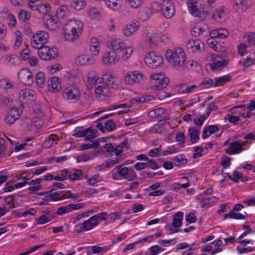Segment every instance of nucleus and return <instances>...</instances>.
<instances>
[{
  "label": "nucleus",
  "mask_w": 255,
  "mask_h": 255,
  "mask_svg": "<svg viewBox=\"0 0 255 255\" xmlns=\"http://www.w3.org/2000/svg\"><path fill=\"white\" fill-rule=\"evenodd\" d=\"M5 140L0 137V156H4L5 150V146L4 145Z\"/></svg>",
  "instance_id": "obj_62"
},
{
  "label": "nucleus",
  "mask_w": 255,
  "mask_h": 255,
  "mask_svg": "<svg viewBox=\"0 0 255 255\" xmlns=\"http://www.w3.org/2000/svg\"><path fill=\"white\" fill-rule=\"evenodd\" d=\"M244 38L246 39V42L250 46L255 45V33H252V35H247Z\"/></svg>",
  "instance_id": "obj_47"
},
{
  "label": "nucleus",
  "mask_w": 255,
  "mask_h": 255,
  "mask_svg": "<svg viewBox=\"0 0 255 255\" xmlns=\"http://www.w3.org/2000/svg\"><path fill=\"white\" fill-rule=\"evenodd\" d=\"M83 24L79 20L76 19H72L68 21L63 26V31L66 30H79V31H82Z\"/></svg>",
  "instance_id": "obj_13"
},
{
  "label": "nucleus",
  "mask_w": 255,
  "mask_h": 255,
  "mask_svg": "<svg viewBox=\"0 0 255 255\" xmlns=\"http://www.w3.org/2000/svg\"><path fill=\"white\" fill-rule=\"evenodd\" d=\"M49 36L48 33L44 31H38L31 38V45L34 48H39L45 44Z\"/></svg>",
  "instance_id": "obj_2"
},
{
  "label": "nucleus",
  "mask_w": 255,
  "mask_h": 255,
  "mask_svg": "<svg viewBox=\"0 0 255 255\" xmlns=\"http://www.w3.org/2000/svg\"><path fill=\"white\" fill-rule=\"evenodd\" d=\"M35 81L37 85L40 87L42 88L45 84V76L43 72H38L35 76Z\"/></svg>",
  "instance_id": "obj_30"
},
{
  "label": "nucleus",
  "mask_w": 255,
  "mask_h": 255,
  "mask_svg": "<svg viewBox=\"0 0 255 255\" xmlns=\"http://www.w3.org/2000/svg\"><path fill=\"white\" fill-rule=\"evenodd\" d=\"M217 198L214 196L204 198L201 201V202L203 203L202 206L205 205L211 204L213 203H215L217 202Z\"/></svg>",
  "instance_id": "obj_49"
},
{
  "label": "nucleus",
  "mask_w": 255,
  "mask_h": 255,
  "mask_svg": "<svg viewBox=\"0 0 255 255\" xmlns=\"http://www.w3.org/2000/svg\"><path fill=\"white\" fill-rule=\"evenodd\" d=\"M37 9V11H39V13L46 15V13H48L50 9V6L48 3L44 4H39Z\"/></svg>",
  "instance_id": "obj_38"
},
{
  "label": "nucleus",
  "mask_w": 255,
  "mask_h": 255,
  "mask_svg": "<svg viewBox=\"0 0 255 255\" xmlns=\"http://www.w3.org/2000/svg\"><path fill=\"white\" fill-rule=\"evenodd\" d=\"M80 95L79 89L74 87L66 88L63 93V98L70 102L76 103Z\"/></svg>",
  "instance_id": "obj_7"
},
{
  "label": "nucleus",
  "mask_w": 255,
  "mask_h": 255,
  "mask_svg": "<svg viewBox=\"0 0 255 255\" xmlns=\"http://www.w3.org/2000/svg\"><path fill=\"white\" fill-rule=\"evenodd\" d=\"M82 208V205L80 204H69L66 206H62L58 208L57 214L59 215H62L64 214L67 213L72 211L73 210H77Z\"/></svg>",
  "instance_id": "obj_20"
},
{
  "label": "nucleus",
  "mask_w": 255,
  "mask_h": 255,
  "mask_svg": "<svg viewBox=\"0 0 255 255\" xmlns=\"http://www.w3.org/2000/svg\"><path fill=\"white\" fill-rule=\"evenodd\" d=\"M107 218L108 214L103 212L94 215L89 219L83 221L82 223H98V222L106 221Z\"/></svg>",
  "instance_id": "obj_21"
},
{
  "label": "nucleus",
  "mask_w": 255,
  "mask_h": 255,
  "mask_svg": "<svg viewBox=\"0 0 255 255\" xmlns=\"http://www.w3.org/2000/svg\"><path fill=\"white\" fill-rule=\"evenodd\" d=\"M229 35V31L225 28L216 29L210 33V36L215 38H225Z\"/></svg>",
  "instance_id": "obj_22"
},
{
  "label": "nucleus",
  "mask_w": 255,
  "mask_h": 255,
  "mask_svg": "<svg viewBox=\"0 0 255 255\" xmlns=\"http://www.w3.org/2000/svg\"><path fill=\"white\" fill-rule=\"evenodd\" d=\"M173 221L171 223H182L183 219V213L178 212L173 216Z\"/></svg>",
  "instance_id": "obj_39"
},
{
  "label": "nucleus",
  "mask_w": 255,
  "mask_h": 255,
  "mask_svg": "<svg viewBox=\"0 0 255 255\" xmlns=\"http://www.w3.org/2000/svg\"><path fill=\"white\" fill-rule=\"evenodd\" d=\"M151 15V10L147 8H144L139 11L138 17L141 20L145 21L150 17Z\"/></svg>",
  "instance_id": "obj_27"
},
{
  "label": "nucleus",
  "mask_w": 255,
  "mask_h": 255,
  "mask_svg": "<svg viewBox=\"0 0 255 255\" xmlns=\"http://www.w3.org/2000/svg\"><path fill=\"white\" fill-rule=\"evenodd\" d=\"M225 16V11L223 8H220L216 10L215 12L213 14L212 17L214 19H222Z\"/></svg>",
  "instance_id": "obj_43"
},
{
  "label": "nucleus",
  "mask_w": 255,
  "mask_h": 255,
  "mask_svg": "<svg viewBox=\"0 0 255 255\" xmlns=\"http://www.w3.org/2000/svg\"><path fill=\"white\" fill-rule=\"evenodd\" d=\"M165 58L174 69H179L186 66V57L181 48H177L174 51L167 50Z\"/></svg>",
  "instance_id": "obj_1"
},
{
  "label": "nucleus",
  "mask_w": 255,
  "mask_h": 255,
  "mask_svg": "<svg viewBox=\"0 0 255 255\" xmlns=\"http://www.w3.org/2000/svg\"><path fill=\"white\" fill-rule=\"evenodd\" d=\"M119 61V56L115 51L106 52L103 56V61L105 64L112 62L116 63Z\"/></svg>",
  "instance_id": "obj_16"
},
{
  "label": "nucleus",
  "mask_w": 255,
  "mask_h": 255,
  "mask_svg": "<svg viewBox=\"0 0 255 255\" xmlns=\"http://www.w3.org/2000/svg\"><path fill=\"white\" fill-rule=\"evenodd\" d=\"M225 120L228 121L229 122L234 124V125H237L239 121H240V118L237 116H234L229 114L225 116Z\"/></svg>",
  "instance_id": "obj_42"
},
{
  "label": "nucleus",
  "mask_w": 255,
  "mask_h": 255,
  "mask_svg": "<svg viewBox=\"0 0 255 255\" xmlns=\"http://www.w3.org/2000/svg\"><path fill=\"white\" fill-rule=\"evenodd\" d=\"M159 9L162 11L163 15L166 18H171L175 13L173 3L169 0H164L161 4H157Z\"/></svg>",
  "instance_id": "obj_5"
},
{
  "label": "nucleus",
  "mask_w": 255,
  "mask_h": 255,
  "mask_svg": "<svg viewBox=\"0 0 255 255\" xmlns=\"http://www.w3.org/2000/svg\"><path fill=\"white\" fill-rule=\"evenodd\" d=\"M19 99L20 101L30 103L35 100L36 93L33 90L25 89L20 91Z\"/></svg>",
  "instance_id": "obj_9"
},
{
  "label": "nucleus",
  "mask_w": 255,
  "mask_h": 255,
  "mask_svg": "<svg viewBox=\"0 0 255 255\" xmlns=\"http://www.w3.org/2000/svg\"><path fill=\"white\" fill-rule=\"evenodd\" d=\"M82 174V172L79 169H75L73 173H70L69 178L71 181H75L79 179Z\"/></svg>",
  "instance_id": "obj_37"
},
{
  "label": "nucleus",
  "mask_w": 255,
  "mask_h": 255,
  "mask_svg": "<svg viewBox=\"0 0 255 255\" xmlns=\"http://www.w3.org/2000/svg\"><path fill=\"white\" fill-rule=\"evenodd\" d=\"M93 158V157L87 154H82L80 155L77 159L79 160V162H86Z\"/></svg>",
  "instance_id": "obj_53"
},
{
  "label": "nucleus",
  "mask_w": 255,
  "mask_h": 255,
  "mask_svg": "<svg viewBox=\"0 0 255 255\" xmlns=\"http://www.w3.org/2000/svg\"><path fill=\"white\" fill-rule=\"evenodd\" d=\"M123 51V58L124 60H126L129 58L132 53V48L129 46L126 47L125 46Z\"/></svg>",
  "instance_id": "obj_45"
},
{
  "label": "nucleus",
  "mask_w": 255,
  "mask_h": 255,
  "mask_svg": "<svg viewBox=\"0 0 255 255\" xmlns=\"http://www.w3.org/2000/svg\"><path fill=\"white\" fill-rule=\"evenodd\" d=\"M99 10L95 7H93L89 11V15L92 18H96L99 15Z\"/></svg>",
  "instance_id": "obj_63"
},
{
  "label": "nucleus",
  "mask_w": 255,
  "mask_h": 255,
  "mask_svg": "<svg viewBox=\"0 0 255 255\" xmlns=\"http://www.w3.org/2000/svg\"><path fill=\"white\" fill-rule=\"evenodd\" d=\"M187 5L190 13L192 15L195 16L199 15L200 10L198 8L196 3H194L192 0H188Z\"/></svg>",
  "instance_id": "obj_28"
},
{
  "label": "nucleus",
  "mask_w": 255,
  "mask_h": 255,
  "mask_svg": "<svg viewBox=\"0 0 255 255\" xmlns=\"http://www.w3.org/2000/svg\"><path fill=\"white\" fill-rule=\"evenodd\" d=\"M64 191H61L51 194L52 200L53 201H57L64 199Z\"/></svg>",
  "instance_id": "obj_40"
},
{
  "label": "nucleus",
  "mask_w": 255,
  "mask_h": 255,
  "mask_svg": "<svg viewBox=\"0 0 255 255\" xmlns=\"http://www.w3.org/2000/svg\"><path fill=\"white\" fill-rule=\"evenodd\" d=\"M231 78V77L229 75H225L222 77H217L215 79V83L214 84V86L215 87H218L223 83H225L228 81H229Z\"/></svg>",
  "instance_id": "obj_36"
},
{
  "label": "nucleus",
  "mask_w": 255,
  "mask_h": 255,
  "mask_svg": "<svg viewBox=\"0 0 255 255\" xmlns=\"http://www.w3.org/2000/svg\"><path fill=\"white\" fill-rule=\"evenodd\" d=\"M213 81L210 78L207 77L204 79L202 81L201 85L205 87V88H210L214 85Z\"/></svg>",
  "instance_id": "obj_58"
},
{
  "label": "nucleus",
  "mask_w": 255,
  "mask_h": 255,
  "mask_svg": "<svg viewBox=\"0 0 255 255\" xmlns=\"http://www.w3.org/2000/svg\"><path fill=\"white\" fill-rule=\"evenodd\" d=\"M140 25L139 22L136 20H133L127 24L123 29V34L126 36H130L134 31L137 30Z\"/></svg>",
  "instance_id": "obj_12"
},
{
  "label": "nucleus",
  "mask_w": 255,
  "mask_h": 255,
  "mask_svg": "<svg viewBox=\"0 0 255 255\" xmlns=\"http://www.w3.org/2000/svg\"><path fill=\"white\" fill-rule=\"evenodd\" d=\"M39 57L43 60H49L53 59V55L50 52V48L46 46H42L37 48Z\"/></svg>",
  "instance_id": "obj_15"
},
{
  "label": "nucleus",
  "mask_w": 255,
  "mask_h": 255,
  "mask_svg": "<svg viewBox=\"0 0 255 255\" xmlns=\"http://www.w3.org/2000/svg\"><path fill=\"white\" fill-rule=\"evenodd\" d=\"M244 150L242 147V145L241 144L239 141H235L232 142L230 143L229 147L226 151V153L231 154L232 153L233 154H239Z\"/></svg>",
  "instance_id": "obj_18"
},
{
  "label": "nucleus",
  "mask_w": 255,
  "mask_h": 255,
  "mask_svg": "<svg viewBox=\"0 0 255 255\" xmlns=\"http://www.w3.org/2000/svg\"><path fill=\"white\" fill-rule=\"evenodd\" d=\"M228 64L227 60H223L222 61H217L209 64L210 68L212 70H215L226 66Z\"/></svg>",
  "instance_id": "obj_31"
},
{
  "label": "nucleus",
  "mask_w": 255,
  "mask_h": 255,
  "mask_svg": "<svg viewBox=\"0 0 255 255\" xmlns=\"http://www.w3.org/2000/svg\"><path fill=\"white\" fill-rule=\"evenodd\" d=\"M203 47L204 43L199 40H190L187 44V48L189 49H192L193 52L201 51Z\"/></svg>",
  "instance_id": "obj_23"
},
{
  "label": "nucleus",
  "mask_w": 255,
  "mask_h": 255,
  "mask_svg": "<svg viewBox=\"0 0 255 255\" xmlns=\"http://www.w3.org/2000/svg\"><path fill=\"white\" fill-rule=\"evenodd\" d=\"M95 60L87 55H80L78 56L75 59V63L77 65H87L94 63Z\"/></svg>",
  "instance_id": "obj_17"
},
{
  "label": "nucleus",
  "mask_w": 255,
  "mask_h": 255,
  "mask_svg": "<svg viewBox=\"0 0 255 255\" xmlns=\"http://www.w3.org/2000/svg\"><path fill=\"white\" fill-rule=\"evenodd\" d=\"M20 117L18 111L16 108L11 109L6 114L4 120L5 122L9 125L12 124L16 120Z\"/></svg>",
  "instance_id": "obj_14"
},
{
  "label": "nucleus",
  "mask_w": 255,
  "mask_h": 255,
  "mask_svg": "<svg viewBox=\"0 0 255 255\" xmlns=\"http://www.w3.org/2000/svg\"><path fill=\"white\" fill-rule=\"evenodd\" d=\"M204 148L202 146H195L194 147V153L193 157L194 158H197L202 156V152Z\"/></svg>",
  "instance_id": "obj_44"
},
{
  "label": "nucleus",
  "mask_w": 255,
  "mask_h": 255,
  "mask_svg": "<svg viewBox=\"0 0 255 255\" xmlns=\"http://www.w3.org/2000/svg\"><path fill=\"white\" fill-rule=\"evenodd\" d=\"M65 41L68 42H74L76 38L79 36L81 31L79 30H66L63 31Z\"/></svg>",
  "instance_id": "obj_19"
},
{
  "label": "nucleus",
  "mask_w": 255,
  "mask_h": 255,
  "mask_svg": "<svg viewBox=\"0 0 255 255\" xmlns=\"http://www.w3.org/2000/svg\"><path fill=\"white\" fill-rule=\"evenodd\" d=\"M17 75L19 81L24 85H30L34 81L32 73L27 68H21L18 72Z\"/></svg>",
  "instance_id": "obj_8"
},
{
  "label": "nucleus",
  "mask_w": 255,
  "mask_h": 255,
  "mask_svg": "<svg viewBox=\"0 0 255 255\" xmlns=\"http://www.w3.org/2000/svg\"><path fill=\"white\" fill-rule=\"evenodd\" d=\"M166 113V110L163 108H158L153 110L150 111L148 113V116L151 118H154L158 117L161 114Z\"/></svg>",
  "instance_id": "obj_35"
},
{
  "label": "nucleus",
  "mask_w": 255,
  "mask_h": 255,
  "mask_svg": "<svg viewBox=\"0 0 255 255\" xmlns=\"http://www.w3.org/2000/svg\"><path fill=\"white\" fill-rule=\"evenodd\" d=\"M68 7L66 5H61L57 10L56 15L57 18H63L65 15L68 14Z\"/></svg>",
  "instance_id": "obj_34"
},
{
  "label": "nucleus",
  "mask_w": 255,
  "mask_h": 255,
  "mask_svg": "<svg viewBox=\"0 0 255 255\" xmlns=\"http://www.w3.org/2000/svg\"><path fill=\"white\" fill-rule=\"evenodd\" d=\"M144 79L143 73L138 70L128 72L124 77V81L126 84L133 85Z\"/></svg>",
  "instance_id": "obj_6"
},
{
  "label": "nucleus",
  "mask_w": 255,
  "mask_h": 255,
  "mask_svg": "<svg viewBox=\"0 0 255 255\" xmlns=\"http://www.w3.org/2000/svg\"><path fill=\"white\" fill-rule=\"evenodd\" d=\"M231 158L226 155H224L222 160L221 164L225 168L229 167L231 165Z\"/></svg>",
  "instance_id": "obj_61"
},
{
  "label": "nucleus",
  "mask_w": 255,
  "mask_h": 255,
  "mask_svg": "<svg viewBox=\"0 0 255 255\" xmlns=\"http://www.w3.org/2000/svg\"><path fill=\"white\" fill-rule=\"evenodd\" d=\"M161 147V145H160L159 147L151 149L148 153L149 156L152 157L159 156L160 155H159L158 153L160 150Z\"/></svg>",
  "instance_id": "obj_60"
},
{
  "label": "nucleus",
  "mask_w": 255,
  "mask_h": 255,
  "mask_svg": "<svg viewBox=\"0 0 255 255\" xmlns=\"http://www.w3.org/2000/svg\"><path fill=\"white\" fill-rule=\"evenodd\" d=\"M172 160L174 161L175 165L176 166H180L185 164L188 160L187 158L184 157V155L178 154L172 158Z\"/></svg>",
  "instance_id": "obj_29"
},
{
  "label": "nucleus",
  "mask_w": 255,
  "mask_h": 255,
  "mask_svg": "<svg viewBox=\"0 0 255 255\" xmlns=\"http://www.w3.org/2000/svg\"><path fill=\"white\" fill-rule=\"evenodd\" d=\"M214 38L210 37V38L208 39L207 43L210 47L214 48L217 51H219L217 42L214 39Z\"/></svg>",
  "instance_id": "obj_50"
},
{
  "label": "nucleus",
  "mask_w": 255,
  "mask_h": 255,
  "mask_svg": "<svg viewBox=\"0 0 255 255\" xmlns=\"http://www.w3.org/2000/svg\"><path fill=\"white\" fill-rule=\"evenodd\" d=\"M18 16L19 19L23 21L28 20L30 16L26 11L23 9L18 12Z\"/></svg>",
  "instance_id": "obj_48"
},
{
  "label": "nucleus",
  "mask_w": 255,
  "mask_h": 255,
  "mask_svg": "<svg viewBox=\"0 0 255 255\" xmlns=\"http://www.w3.org/2000/svg\"><path fill=\"white\" fill-rule=\"evenodd\" d=\"M101 178L99 174L94 175L92 177L88 179L87 182L91 185H94L96 183L100 182Z\"/></svg>",
  "instance_id": "obj_55"
},
{
  "label": "nucleus",
  "mask_w": 255,
  "mask_h": 255,
  "mask_svg": "<svg viewBox=\"0 0 255 255\" xmlns=\"http://www.w3.org/2000/svg\"><path fill=\"white\" fill-rule=\"evenodd\" d=\"M125 44L121 42L119 40H112L111 42L110 48L116 53L121 52L124 50Z\"/></svg>",
  "instance_id": "obj_24"
},
{
  "label": "nucleus",
  "mask_w": 255,
  "mask_h": 255,
  "mask_svg": "<svg viewBox=\"0 0 255 255\" xmlns=\"http://www.w3.org/2000/svg\"><path fill=\"white\" fill-rule=\"evenodd\" d=\"M244 208V206L241 204L238 203L235 204L232 210H231L228 214L224 215V219L227 218L233 219L236 220H243L246 219L248 217L246 212L244 214H242L239 212L242 209Z\"/></svg>",
  "instance_id": "obj_3"
},
{
  "label": "nucleus",
  "mask_w": 255,
  "mask_h": 255,
  "mask_svg": "<svg viewBox=\"0 0 255 255\" xmlns=\"http://www.w3.org/2000/svg\"><path fill=\"white\" fill-rule=\"evenodd\" d=\"M197 220L196 216L193 213L186 214L185 220L188 223H193L196 222Z\"/></svg>",
  "instance_id": "obj_59"
},
{
  "label": "nucleus",
  "mask_w": 255,
  "mask_h": 255,
  "mask_svg": "<svg viewBox=\"0 0 255 255\" xmlns=\"http://www.w3.org/2000/svg\"><path fill=\"white\" fill-rule=\"evenodd\" d=\"M146 163V167L155 170L159 168L157 163L153 159H149L148 158V160H147V162Z\"/></svg>",
  "instance_id": "obj_52"
},
{
  "label": "nucleus",
  "mask_w": 255,
  "mask_h": 255,
  "mask_svg": "<svg viewBox=\"0 0 255 255\" xmlns=\"http://www.w3.org/2000/svg\"><path fill=\"white\" fill-rule=\"evenodd\" d=\"M160 79H157V81H152L153 85L151 88L153 90L160 91L165 88L167 86L169 83V79L168 78H165L163 74H160Z\"/></svg>",
  "instance_id": "obj_11"
},
{
  "label": "nucleus",
  "mask_w": 255,
  "mask_h": 255,
  "mask_svg": "<svg viewBox=\"0 0 255 255\" xmlns=\"http://www.w3.org/2000/svg\"><path fill=\"white\" fill-rule=\"evenodd\" d=\"M242 176V173L239 172L238 171H235L233 173V176L231 175H228V177L229 179L232 180L235 183H237L239 180H240Z\"/></svg>",
  "instance_id": "obj_46"
},
{
  "label": "nucleus",
  "mask_w": 255,
  "mask_h": 255,
  "mask_svg": "<svg viewBox=\"0 0 255 255\" xmlns=\"http://www.w3.org/2000/svg\"><path fill=\"white\" fill-rule=\"evenodd\" d=\"M163 58L153 52H149L144 58L145 62L152 68H156L163 63Z\"/></svg>",
  "instance_id": "obj_4"
},
{
  "label": "nucleus",
  "mask_w": 255,
  "mask_h": 255,
  "mask_svg": "<svg viewBox=\"0 0 255 255\" xmlns=\"http://www.w3.org/2000/svg\"><path fill=\"white\" fill-rule=\"evenodd\" d=\"M116 168H117L119 170L118 173L121 176L124 177L126 176V175L128 176L129 172L128 167H125L121 168V166L119 165L117 166Z\"/></svg>",
  "instance_id": "obj_57"
},
{
  "label": "nucleus",
  "mask_w": 255,
  "mask_h": 255,
  "mask_svg": "<svg viewBox=\"0 0 255 255\" xmlns=\"http://www.w3.org/2000/svg\"><path fill=\"white\" fill-rule=\"evenodd\" d=\"M131 7L137 8L141 4L142 0H126Z\"/></svg>",
  "instance_id": "obj_56"
},
{
  "label": "nucleus",
  "mask_w": 255,
  "mask_h": 255,
  "mask_svg": "<svg viewBox=\"0 0 255 255\" xmlns=\"http://www.w3.org/2000/svg\"><path fill=\"white\" fill-rule=\"evenodd\" d=\"M86 5V1L83 0H74L71 3V6L76 10L84 8Z\"/></svg>",
  "instance_id": "obj_33"
},
{
  "label": "nucleus",
  "mask_w": 255,
  "mask_h": 255,
  "mask_svg": "<svg viewBox=\"0 0 255 255\" xmlns=\"http://www.w3.org/2000/svg\"><path fill=\"white\" fill-rule=\"evenodd\" d=\"M243 63L246 67H249L251 65L255 64V57L250 55L249 57L245 59Z\"/></svg>",
  "instance_id": "obj_51"
},
{
  "label": "nucleus",
  "mask_w": 255,
  "mask_h": 255,
  "mask_svg": "<svg viewBox=\"0 0 255 255\" xmlns=\"http://www.w3.org/2000/svg\"><path fill=\"white\" fill-rule=\"evenodd\" d=\"M188 134L193 143L197 142L199 140L200 131L195 128L190 127L188 130Z\"/></svg>",
  "instance_id": "obj_26"
},
{
  "label": "nucleus",
  "mask_w": 255,
  "mask_h": 255,
  "mask_svg": "<svg viewBox=\"0 0 255 255\" xmlns=\"http://www.w3.org/2000/svg\"><path fill=\"white\" fill-rule=\"evenodd\" d=\"M105 127L106 130L109 131H113L116 129V126L115 123L111 120H107L105 123Z\"/></svg>",
  "instance_id": "obj_41"
},
{
  "label": "nucleus",
  "mask_w": 255,
  "mask_h": 255,
  "mask_svg": "<svg viewBox=\"0 0 255 255\" xmlns=\"http://www.w3.org/2000/svg\"><path fill=\"white\" fill-rule=\"evenodd\" d=\"M182 224H172L171 226H166L168 230L170 231V234L178 232L180 230L178 229L180 227Z\"/></svg>",
  "instance_id": "obj_54"
},
{
  "label": "nucleus",
  "mask_w": 255,
  "mask_h": 255,
  "mask_svg": "<svg viewBox=\"0 0 255 255\" xmlns=\"http://www.w3.org/2000/svg\"><path fill=\"white\" fill-rule=\"evenodd\" d=\"M185 138V134L182 131L178 132L176 135V140L179 142H184Z\"/></svg>",
  "instance_id": "obj_64"
},
{
  "label": "nucleus",
  "mask_w": 255,
  "mask_h": 255,
  "mask_svg": "<svg viewBox=\"0 0 255 255\" xmlns=\"http://www.w3.org/2000/svg\"><path fill=\"white\" fill-rule=\"evenodd\" d=\"M121 0H106V5L111 9H117L121 5Z\"/></svg>",
  "instance_id": "obj_32"
},
{
  "label": "nucleus",
  "mask_w": 255,
  "mask_h": 255,
  "mask_svg": "<svg viewBox=\"0 0 255 255\" xmlns=\"http://www.w3.org/2000/svg\"><path fill=\"white\" fill-rule=\"evenodd\" d=\"M48 90L52 93L59 91L61 89V79L58 77H51L47 81Z\"/></svg>",
  "instance_id": "obj_10"
},
{
  "label": "nucleus",
  "mask_w": 255,
  "mask_h": 255,
  "mask_svg": "<svg viewBox=\"0 0 255 255\" xmlns=\"http://www.w3.org/2000/svg\"><path fill=\"white\" fill-rule=\"evenodd\" d=\"M98 224H77L75 227L74 232L81 233L85 231H88Z\"/></svg>",
  "instance_id": "obj_25"
}]
</instances>
